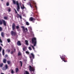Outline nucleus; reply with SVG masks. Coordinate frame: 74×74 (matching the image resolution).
<instances>
[{
	"instance_id": "6ab92c4d",
	"label": "nucleus",
	"mask_w": 74,
	"mask_h": 74,
	"mask_svg": "<svg viewBox=\"0 0 74 74\" xmlns=\"http://www.w3.org/2000/svg\"><path fill=\"white\" fill-rule=\"evenodd\" d=\"M17 15H18V16H19L20 18V19H22V16H21V15H19V14H17Z\"/></svg>"
},
{
	"instance_id": "473e14b6",
	"label": "nucleus",
	"mask_w": 74,
	"mask_h": 74,
	"mask_svg": "<svg viewBox=\"0 0 74 74\" xmlns=\"http://www.w3.org/2000/svg\"><path fill=\"white\" fill-rule=\"evenodd\" d=\"M25 53H27V54H29V51H25Z\"/></svg>"
},
{
	"instance_id": "9d476101",
	"label": "nucleus",
	"mask_w": 74,
	"mask_h": 74,
	"mask_svg": "<svg viewBox=\"0 0 74 74\" xmlns=\"http://www.w3.org/2000/svg\"><path fill=\"white\" fill-rule=\"evenodd\" d=\"M17 44L18 46H20L22 45V44L21 43L20 41H18L17 43Z\"/></svg>"
},
{
	"instance_id": "412c9836",
	"label": "nucleus",
	"mask_w": 74,
	"mask_h": 74,
	"mask_svg": "<svg viewBox=\"0 0 74 74\" xmlns=\"http://www.w3.org/2000/svg\"><path fill=\"white\" fill-rule=\"evenodd\" d=\"M2 55L3 56L4 55V49H3L2 51Z\"/></svg>"
},
{
	"instance_id": "0eeeda50",
	"label": "nucleus",
	"mask_w": 74,
	"mask_h": 74,
	"mask_svg": "<svg viewBox=\"0 0 74 74\" xmlns=\"http://www.w3.org/2000/svg\"><path fill=\"white\" fill-rule=\"evenodd\" d=\"M29 70L30 71H34V68L32 67L31 66H29Z\"/></svg>"
},
{
	"instance_id": "c9c22d12",
	"label": "nucleus",
	"mask_w": 74,
	"mask_h": 74,
	"mask_svg": "<svg viewBox=\"0 0 74 74\" xmlns=\"http://www.w3.org/2000/svg\"><path fill=\"white\" fill-rule=\"evenodd\" d=\"M28 48L29 50H32V48H31L30 47H29Z\"/></svg>"
},
{
	"instance_id": "f8f14e48",
	"label": "nucleus",
	"mask_w": 74,
	"mask_h": 74,
	"mask_svg": "<svg viewBox=\"0 0 74 74\" xmlns=\"http://www.w3.org/2000/svg\"><path fill=\"white\" fill-rule=\"evenodd\" d=\"M25 42L26 45H29V43H28V41L25 40Z\"/></svg>"
},
{
	"instance_id": "9b49d317",
	"label": "nucleus",
	"mask_w": 74,
	"mask_h": 74,
	"mask_svg": "<svg viewBox=\"0 0 74 74\" xmlns=\"http://www.w3.org/2000/svg\"><path fill=\"white\" fill-rule=\"evenodd\" d=\"M16 29H17L18 31H20V29H19V26H16Z\"/></svg>"
},
{
	"instance_id": "72a5a7b5",
	"label": "nucleus",
	"mask_w": 74,
	"mask_h": 74,
	"mask_svg": "<svg viewBox=\"0 0 74 74\" xmlns=\"http://www.w3.org/2000/svg\"><path fill=\"white\" fill-rule=\"evenodd\" d=\"M7 56H8V55H7V54H6L5 56V58H7Z\"/></svg>"
},
{
	"instance_id": "de8ad7c7",
	"label": "nucleus",
	"mask_w": 74,
	"mask_h": 74,
	"mask_svg": "<svg viewBox=\"0 0 74 74\" xmlns=\"http://www.w3.org/2000/svg\"><path fill=\"white\" fill-rule=\"evenodd\" d=\"M1 45H2V46H3V44H1Z\"/></svg>"
},
{
	"instance_id": "58836bf2",
	"label": "nucleus",
	"mask_w": 74,
	"mask_h": 74,
	"mask_svg": "<svg viewBox=\"0 0 74 74\" xmlns=\"http://www.w3.org/2000/svg\"><path fill=\"white\" fill-rule=\"evenodd\" d=\"M8 11L9 12H10V11H11V8H9L8 10Z\"/></svg>"
},
{
	"instance_id": "aec40b11",
	"label": "nucleus",
	"mask_w": 74,
	"mask_h": 74,
	"mask_svg": "<svg viewBox=\"0 0 74 74\" xmlns=\"http://www.w3.org/2000/svg\"><path fill=\"white\" fill-rule=\"evenodd\" d=\"M26 23V25H27V26H29V22H25Z\"/></svg>"
},
{
	"instance_id": "37998d69",
	"label": "nucleus",
	"mask_w": 74,
	"mask_h": 74,
	"mask_svg": "<svg viewBox=\"0 0 74 74\" xmlns=\"http://www.w3.org/2000/svg\"><path fill=\"white\" fill-rule=\"evenodd\" d=\"M14 52H15V51H16V49H14Z\"/></svg>"
},
{
	"instance_id": "4468645a",
	"label": "nucleus",
	"mask_w": 74,
	"mask_h": 74,
	"mask_svg": "<svg viewBox=\"0 0 74 74\" xmlns=\"http://www.w3.org/2000/svg\"><path fill=\"white\" fill-rule=\"evenodd\" d=\"M6 61H7V60L5 59H4L3 60V62L4 63H6Z\"/></svg>"
},
{
	"instance_id": "3c124183",
	"label": "nucleus",
	"mask_w": 74,
	"mask_h": 74,
	"mask_svg": "<svg viewBox=\"0 0 74 74\" xmlns=\"http://www.w3.org/2000/svg\"><path fill=\"white\" fill-rule=\"evenodd\" d=\"M17 18H19V16L17 17Z\"/></svg>"
},
{
	"instance_id": "a19ab883",
	"label": "nucleus",
	"mask_w": 74,
	"mask_h": 74,
	"mask_svg": "<svg viewBox=\"0 0 74 74\" xmlns=\"http://www.w3.org/2000/svg\"><path fill=\"white\" fill-rule=\"evenodd\" d=\"M2 49V48L1 47H0V52H1V49Z\"/></svg>"
},
{
	"instance_id": "2eb2a0df",
	"label": "nucleus",
	"mask_w": 74,
	"mask_h": 74,
	"mask_svg": "<svg viewBox=\"0 0 74 74\" xmlns=\"http://www.w3.org/2000/svg\"><path fill=\"white\" fill-rule=\"evenodd\" d=\"M22 5L23 7L22 6L21 7V9H22V10H23V9H24V8H25V6H24V5L23 4Z\"/></svg>"
},
{
	"instance_id": "7ed1b4c3",
	"label": "nucleus",
	"mask_w": 74,
	"mask_h": 74,
	"mask_svg": "<svg viewBox=\"0 0 74 74\" xmlns=\"http://www.w3.org/2000/svg\"><path fill=\"white\" fill-rule=\"evenodd\" d=\"M3 23L4 26H7V23L3 19L2 20H0V25H2V24H3Z\"/></svg>"
},
{
	"instance_id": "4c0bfd02",
	"label": "nucleus",
	"mask_w": 74,
	"mask_h": 74,
	"mask_svg": "<svg viewBox=\"0 0 74 74\" xmlns=\"http://www.w3.org/2000/svg\"><path fill=\"white\" fill-rule=\"evenodd\" d=\"M14 52V51H11V52L10 53L11 54H13V53Z\"/></svg>"
},
{
	"instance_id": "c756f323",
	"label": "nucleus",
	"mask_w": 74,
	"mask_h": 74,
	"mask_svg": "<svg viewBox=\"0 0 74 74\" xmlns=\"http://www.w3.org/2000/svg\"><path fill=\"white\" fill-rule=\"evenodd\" d=\"M5 68L6 69H8V66H7V64H6L5 65Z\"/></svg>"
},
{
	"instance_id": "ea45409f",
	"label": "nucleus",
	"mask_w": 74,
	"mask_h": 74,
	"mask_svg": "<svg viewBox=\"0 0 74 74\" xmlns=\"http://www.w3.org/2000/svg\"><path fill=\"white\" fill-rule=\"evenodd\" d=\"M1 31H2V28L1 27H0V32H1Z\"/></svg>"
},
{
	"instance_id": "cd10ccee",
	"label": "nucleus",
	"mask_w": 74,
	"mask_h": 74,
	"mask_svg": "<svg viewBox=\"0 0 74 74\" xmlns=\"http://www.w3.org/2000/svg\"><path fill=\"white\" fill-rule=\"evenodd\" d=\"M29 5H30V7L31 8H32V6H33V4H32V5L31 4V3H29Z\"/></svg>"
},
{
	"instance_id": "c85d7f7f",
	"label": "nucleus",
	"mask_w": 74,
	"mask_h": 74,
	"mask_svg": "<svg viewBox=\"0 0 74 74\" xmlns=\"http://www.w3.org/2000/svg\"><path fill=\"white\" fill-rule=\"evenodd\" d=\"M4 19L7 20L8 19V17L6 16L4 17Z\"/></svg>"
},
{
	"instance_id": "4be33fe9",
	"label": "nucleus",
	"mask_w": 74,
	"mask_h": 74,
	"mask_svg": "<svg viewBox=\"0 0 74 74\" xmlns=\"http://www.w3.org/2000/svg\"><path fill=\"white\" fill-rule=\"evenodd\" d=\"M3 63H1L0 64V67H3Z\"/></svg>"
},
{
	"instance_id": "09e8293b",
	"label": "nucleus",
	"mask_w": 74,
	"mask_h": 74,
	"mask_svg": "<svg viewBox=\"0 0 74 74\" xmlns=\"http://www.w3.org/2000/svg\"><path fill=\"white\" fill-rule=\"evenodd\" d=\"M32 22H33V23H34V21H32Z\"/></svg>"
},
{
	"instance_id": "5701e85b",
	"label": "nucleus",
	"mask_w": 74,
	"mask_h": 74,
	"mask_svg": "<svg viewBox=\"0 0 74 74\" xmlns=\"http://www.w3.org/2000/svg\"><path fill=\"white\" fill-rule=\"evenodd\" d=\"M7 41L8 42H11V40L10 39H7Z\"/></svg>"
},
{
	"instance_id": "a878e982",
	"label": "nucleus",
	"mask_w": 74,
	"mask_h": 74,
	"mask_svg": "<svg viewBox=\"0 0 74 74\" xmlns=\"http://www.w3.org/2000/svg\"><path fill=\"white\" fill-rule=\"evenodd\" d=\"M18 56H20V55H21V52L20 51H19L18 53Z\"/></svg>"
},
{
	"instance_id": "39448f33",
	"label": "nucleus",
	"mask_w": 74,
	"mask_h": 74,
	"mask_svg": "<svg viewBox=\"0 0 74 74\" xmlns=\"http://www.w3.org/2000/svg\"><path fill=\"white\" fill-rule=\"evenodd\" d=\"M65 57L66 56H62V57H60V58H61V59L62 60V61H64V62H67V61L65 60Z\"/></svg>"
},
{
	"instance_id": "c03bdc74",
	"label": "nucleus",
	"mask_w": 74,
	"mask_h": 74,
	"mask_svg": "<svg viewBox=\"0 0 74 74\" xmlns=\"http://www.w3.org/2000/svg\"><path fill=\"white\" fill-rule=\"evenodd\" d=\"M15 12L16 14H18V12H17V11H16Z\"/></svg>"
},
{
	"instance_id": "7c9ffc66",
	"label": "nucleus",
	"mask_w": 74,
	"mask_h": 74,
	"mask_svg": "<svg viewBox=\"0 0 74 74\" xmlns=\"http://www.w3.org/2000/svg\"><path fill=\"white\" fill-rule=\"evenodd\" d=\"M14 73H15V72H14V71H13V70H12L11 71V73L12 74H14Z\"/></svg>"
},
{
	"instance_id": "f257e3e1",
	"label": "nucleus",
	"mask_w": 74,
	"mask_h": 74,
	"mask_svg": "<svg viewBox=\"0 0 74 74\" xmlns=\"http://www.w3.org/2000/svg\"><path fill=\"white\" fill-rule=\"evenodd\" d=\"M13 3L14 4H16L17 5V10L18 11L19 10H20V7H19V3L18 1H16V2L14 0H12Z\"/></svg>"
},
{
	"instance_id": "f03ea898",
	"label": "nucleus",
	"mask_w": 74,
	"mask_h": 74,
	"mask_svg": "<svg viewBox=\"0 0 74 74\" xmlns=\"http://www.w3.org/2000/svg\"><path fill=\"white\" fill-rule=\"evenodd\" d=\"M32 43L34 44V47H35L37 44V40L36 38H32Z\"/></svg>"
},
{
	"instance_id": "49530a36",
	"label": "nucleus",
	"mask_w": 74,
	"mask_h": 74,
	"mask_svg": "<svg viewBox=\"0 0 74 74\" xmlns=\"http://www.w3.org/2000/svg\"><path fill=\"white\" fill-rule=\"evenodd\" d=\"M14 10H15V12L16 11V9H14Z\"/></svg>"
},
{
	"instance_id": "6e6552de",
	"label": "nucleus",
	"mask_w": 74,
	"mask_h": 74,
	"mask_svg": "<svg viewBox=\"0 0 74 74\" xmlns=\"http://www.w3.org/2000/svg\"><path fill=\"white\" fill-rule=\"evenodd\" d=\"M12 27L13 30H14L15 29V24L14 23L12 24Z\"/></svg>"
},
{
	"instance_id": "b1692460",
	"label": "nucleus",
	"mask_w": 74,
	"mask_h": 74,
	"mask_svg": "<svg viewBox=\"0 0 74 74\" xmlns=\"http://www.w3.org/2000/svg\"><path fill=\"white\" fill-rule=\"evenodd\" d=\"M23 51H26V47H24L23 48Z\"/></svg>"
},
{
	"instance_id": "e433bc0d",
	"label": "nucleus",
	"mask_w": 74,
	"mask_h": 74,
	"mask_svg": "<svg viewBox=\"0 0 74 74\" xmlns=\"http://www.w3.org/2000/svg\"><path fill=\"white\" fill-rule=\"evenodd\" d=\"M6 5L7 6H8L9 5V3L8 2H7L6 3Z\"/></svg>"
},
{
	"instance_id": "79ce46f5",
	"label": "nucleus",
	"mask_w": 74,
	"mask_h": 74,
	"mask_svg": "<svg viewBox=\"0 0 74 74\" xmlns=\"http://www.w3.org/2000/svg\"><path fill=\"white\" fill-rule=\"evenodd\" d=\"M31 47H32L33 49H34V47L33 46V45H31Z\"/></svg>"
},
{
	"instance_id": "393cba45",
	"label": "nucleus",
	"mask_w": 74,
	"mask_h": 74,
	"mask_svg": "<svg viewBox=\"0 0 74 74\" xmlns=\"http://www.w3.org/2000/svg\"><path fill=\"white\" fill-rule=\"evenodd\" d=\"M6 52H10V50L9 49H8L6 50Z\"/></svg>"
},
{
	"instance_id": "8fccbe9b",
	"label": "nucleus",
	"mask_w": 74,
	"mask_h": 74,
	"mask_svg": "<svg viewBox=\"0 0 74 74\" xmlns=\"http://www.w3.org/2000/svg\"><path fill=\"white\" fill-rule=\"evenodd\" d=\"M2 1H3V0H1Z\"/></svg>"
},
{
	"instance_id": "f3484780",
	"label": "nucleus",
	"mask_w": 74,
	"mask_h": 74,
	"mask_svg": "<svg viewBox=\"0 0 74 74\" xmlns=\"http://www.w3.org/2000/svg\"><path fill=\"white\" fill-rule=\"evenodd\" d=\"M31 56H32L33 59H34V54H33V53H31Z\"/></svg>"
},
{
	"instance_id": "a211bd4d",
	"label": "nucleus",
	"mask_w": 74,
	"mask_h": 74,
	"mask_svg": "<svg viewBox=\"0 0 74 74\" xmlns=\"http://www.w3.org/2000/svg\"><path fill=\"white\" fill-rule=\"evenodd\" d=\"M1 36L2 37H4V33L3 32H1Z\"/></svg>"
},
{
	"instance_id": "a18cd8bd",
	"label": "nucleus",
	"mask_w": 74,
	"mask_h": 74,
	"mask_svg": "<svg viewBox=\"0 0 74 74\" xmlns=\"http://www.w3.org/2000/svg\"><path fill=\"white\" fill-rule=\"evenodd\" d=\"M35 7L36 8V9L37 8V6H36V5H35Z\"/></svg>"
},
{
	"instance_id": "20e7f679",
	"label": "nucleus",
	"mask_w": 74,
	"mask_h": 74,
	"mask_svg": "<svg viewBox=\"0 0 74 74\" xmlns=\"http://www.w3.org/2000/svg\"><path fill=\"white\" fill-rule=\"evenodd\" d=\"M21 28L23 29V31L24 33H26L28 31L27 28H25L24 26H22Z\"/></svg>"
},
{
	"instance_id": "1a4fd4ad",
	"label": "nucleus",
	"mask_w": 74,
	"mask_h": 74,
	"mask_svg": "<svg viewBox=\"0 0 74 74\" xmlns=\"http://www.w3.org/2000/svg\"><path fill=\"white\" fill-rule=\"evenodd\" d=\"M29 21L31 22L33 21H35V18H33V17H31L29 18Z\"/></svg>"
},
{
	"instance_id": "dca6fc26",
	"label": "nucleus",
	"mask_w": 74,
	"mask_h": 74,
	"mask_svg": "<svg viewBox=\"0 0 74 74\" xmlns=\"http://www.w3.org/2000/svg\"><path fill=\"white\" fill-rule=\"evenodd\" d=\"M7 63L8 64H11V62L10 61H7Z\"/></svg>"
},
{
	"instance_id": "603ef678",
	"label": "nucleus",
	"mask_w": 74,
	"mask_h": 74,
	"mask_svg": "<svg viewBox=\"0 0 74 74\" xmlns=\"http://www.w3.org/2000/svg\"><path fill=\"white\" fill-rule=\"evenodd\" d=\"M30 58H31V57H30Z\"/></svg>"
},
{
	"instance_id": "bb28decb",
	"label": "nucleus",
	"mask_w": 74,
	"mask_h": 74,
	"mask_svg": "<svg viewBox=\"0 0 74 74\" xmlns=\"http://www.w3.org/2000/svg\"><path fill=\"white\" fill-rule=\"evenodd\" d=\"M20 63L21 64V67H22V62L21 61H20Z\"/></svg>"
},
{
	"instance_id": "423d86ee",
	"label": "nucleus",
	"mask_w": 74,
	"mask_h": 74,
	"mask_svg": "<svg viewBox=\"0 0 74 74\" xmlns=\"http://www.w3.org/2000/svg\"><path fill=\"white\" fill-rule=\"evenodd\" d=\"M11 34L12 36H16V34H17L16 32H14L13 31H11Z\"/></svg>"
},
{
	"instance_id": "2f4dec72",
	"label": "nucleus",
	"mask_w": 74,
	"mask_h": 74,
	"mask_svg": "<svg viewBox=\"0 0 74 74\" xmlns=\"http://www.w3.org/2000/svg\"><path fill=\"white\" fill-rule=\"evenodd\" d=\"M32 4H34L35 5H36V3L34 2L32 3Z\"/></svg>"
},
{
	"instance_id": "f704fd0d",
	"label": "nucleus",
	"mask_w": 74,
	"mask_h": 74,
	"mask_svg": "<svg viewBox=\"0 0 74 74\" xmlns=\"http://www.w3.org/2000/svg\"><path fill=\"white\" fill-rule=\"evenodd\" d=\"M0 42H1V43H2V42H2V40H1V38H0Z\"/></svg>"
},
{
	"instance_id": "ddd939ff",
	"label": "nucleus",
	"mask_w": 74,
	"mask_h": 74,
	"mask_svg": "<svg viewBox=\"0 0 74 74\" xmlns=\"http://www.w3.org/2000/svg\"><path fill=\"white\" fill-rule=\"evenodd\" d=\"M19 71V69L18 68H16L15 69V72L16 73H18Z\"/></svg>"
}]
</instances>
